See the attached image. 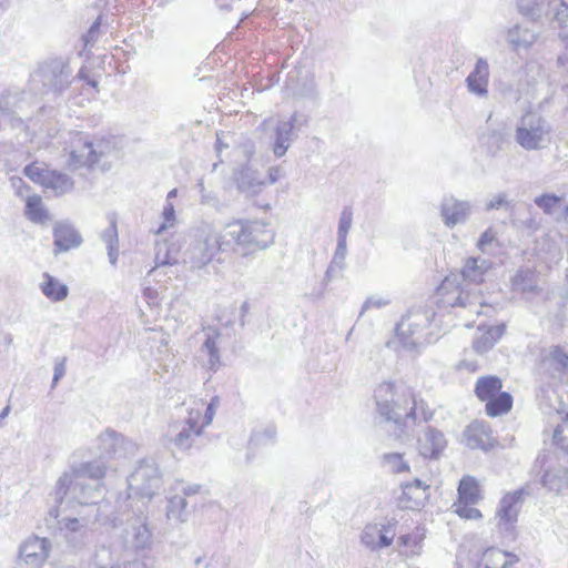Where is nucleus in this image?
Wrapping results in <instances>:
<instances>
[{
	"mask_svg": "<svg viewBox=\"0 0 568 568\" xmlns=\"http://www.w3.org/2000/svg\"><path fill=\"white\" fill-rule=\"evenodd\" d=\"M561 199L554 193H544L536 196L534 203L546 214H552L554 210L559 205Z\"/></svg>",
	"mask_w": 568,
	"mask_h": 568,
	"instance_id": "c03bdc74",
	"label": "nucleus"
},
{
	"mask_svg": "<svg viewBox=\"0 0 568 568\" xmlns=\"http://www.w3.org/2000/svg\"><path fill=\"white\" fill-rule=\"evenodd\" d=\"M509 201L507 200L506 193H498L494 195L489 201L486 202V210H498L503 206H509Z\"/></svg>",
	"mask_w": 568,
	"mask_h": 568,
	"instance_id": "bf43d9fd",
	"label": "nucleus"
},
{
	"mask_svg": "<svg viewBox=\"0 0 568 568\" xmlns=\"http://www.w3.org/2000/svg\"><path fill=\"white\" fill-rule=\"evenodd\" d=\"M518 13L532 23H544V20H562L567 17L566 0H516Z\"/></svg>",
	"mask_w": 568,
	"mask_h": 568,
	"instance_id": "9d476101",
	"label": "nucleus"
},
{
	"mask_svg": "<svg viewBox=\"0 0 568 568\" xmlns=\"http://www.w3.org/2000/svg\"><path fill=\"white\" fill-rule=\"evenodd\" d=\"M374 399L376 422L388 427L396 438L406 436L409 426L428 422L433 416L424 402H417L414 393L404 385L384 382L376 387Z\"/></svg>",
	"mask_w": 568,
	"mask_h": 568,
	"instance_id": "f257e3e1",
	"label": "nucleus"
},
{
	"mask_svg": "<svg viewBox=\"0 0 568 568\" xmlns=\"http://www.w3.org/2000/svg\"><path fill=\"white\" fill-rule=\"evenodd\" d=\"M483 145L490 156H497L505 145L509 143V131L505 123L489 126L481 136Z\"/></svg>",
	"mask_w": 568,
	"mask_h": 568,
	"instance_id": "5701e85b",
	"label": "nucleus"
},
{
	"mask_svg": "<svg viewBox=\"0 0 568 568\" xmlns=\"http://www.w3.org/2000/svg\"><path fill=\"white\" fill-rule=\"evenodd\" d=\"M199 194H200V203L202 205H207L215 209L217 212H222L224 209V203L220 200L216 192L213 190H207L204 185L203 180H199L195 185Z\"/></svg>",
	"mask_w": 568,
	"mask_h": 568,
	"instance_id": "a19ab883",
	"label": "nucleus"
},
{
	"mask_svg": "<svg viewBox=\"0 0 568 568\" xmlns=\"http://www.w3.org/2000/svg\"><path fill=\"white\" fill-rule=\"evenodd\" d=\"M501 387L503 382L499 377L487 375L477 379L474 392L478 399L486 402L487 399H490V397L501 392Z\"/></svg>",
	"mask_w": 568,
	"mask_h": 568,
	"instance_id": "2f4dec72",
	"label": "nucleus"
},
{
	"mask_svg": "<svg viewBox=\"0 0 568 568\" xmlns=\"http://www.w3.org/2000/svg\"><path fill=\"white\" fill-rule=\"evenodd\" d=\"M43 89L55 95H61L73 81L69 59L63 57L49 58L37 71Z\"/></svg>",
	"mask_w": 568,
	"mask_h": 568,
	"instance_id": "6e6552de",
	"label": "nucleus"
},
{
	"mask_svg": "<svg viewBox=\"0 0 568 568\" xmlns=\"http://www.w3.org/2000/svg\"><path fill=\"white\" fill-rule=\"evenodd\" d=\"M306 124V116L298 112H294L287 120L277 121L271 143L273 154L276 158L284 156L293 141L297 138L295 130Z\"/></svg>",
	"mask_w": 568,
	"mask_h": 568,
	"instance_id": "f8f14e48",
	"label": "nucleus"
},
{
	"mask_svg": "<svg viewBox=\"0 0 568 568\" xmlns=\"http://www.w3.org/2000/svg\"><path fill=\"white\" fill-rule=\"evenodd\" d=\"M378 527L376 525L366 526L365 529L362 532V542L371 548V549H377L378 548V538H377Z\"/></svg>",
	"mask_w": 568,
	"mask_h": 568,
	"instance_id": "8fccbe9b",
	"label": "nucleus"
},
{
	"mask_svg": "<svg viewBox=\"0 0 568 568\" xmlns=\"http://www.w3.org/2000/svg\"><path fill=\"white\" fill-rule=\"evenodd\" d=\"M217 402H219L217 397H213L211 399L210 404L206 406V409H205V413L203 416V422H202V424H200V426H203V428L212 423L213 417L215 415V404Z\"/></svg>",
	"mask_w": 568,
	"mask_h": 568,
	"instance_id": "0e129e2a",
	"label": "nucleus"
},
{
	"mask_svg": "<svg viewBox=\"0 0 568 568\" xmlns=\"http://www.w3.org/2000/svg\"><path fill=\"white\" fill-rule=\"evenodd\" d=\"M473 210L471 202L459 200L453 195H445L439 205L440 219L448 229L465 224L469 220Z\"/></svg>",
	"mask_w": 568,
	"mask_h": 568,
	"instance_id": "4468645a",
	"label": "nucleus"
},
{
	"mask_svg": "<svg viewBox=\"0 0 568 568\" xmlns=\"http://www.w3.org/2000/svg\"><path fill=\"white\" fill-rule=\"evenodd\" d=\"M568 425H558L552 435L554 444L568 454Z\"/></svg>",
	"mask_w": 568,
	"mask_h": 568,
	"instance_id": "09e8293b",
	"label": "nucleus"
},
{
	"mask_svg": "<svg viewBox=\"0 0 568 568\" xmlns=\"http://www.w3.org/2000/svg\"><path fill=\"white\" fill-rule=\"evenodd\" d=\"M473 504L459 503L456 504L455 513L465 519H479L481 518V513L479 509L471 507Z\"/></svg>",
	"mask_w": 568,
	"mask_h": 568,
	"instance_id": "603ef678",
	"label": "nucleus"
},
{
	"mask_svg": "<svg viewBox=\"0 0 568 568\" xmlns=\"http://www.w3.org/2000/svg\"><path fill=\"white\" fill-rule=\"evenodd\" d=\"M466 87L468 91L479 98L488 94L489 65L485 58H478L474 69L467 75Z\"/></svg>",
	"mask_w": 568,
	"mask_h": 568,
	"instance_id": "aec40b11",
	"label": "nucleus"
},
{
	"mask_svg": "<svg viewBox=\"0 0 568 568\" xmlns=\"http://www.w3.org/2000/svg\"><path fill=\"white\" fill-rule=\"evenodd\" d=\"M224 248L229 253L241 251L243 255L262 251L274 243L275 233L264 220L233 219L223 229Z\"/></svg>",
	"mask_w": 568,
	"mask_h": 568,
	"instance_id": "7ed1b4c3",
	"label": "nucleus"
},
{
	"mask_svg": "<svg viewBox=\"0 0 568 568\" xmlns=\"http://www.w3.org/2000/svg\"><path fill=\"white\" fill-rule=\"evenodd\" d=\"M485 556H490V557H494V558H503L505 559L504 562L501 564V567L500 568H509V566L514 562V561H517L518 558L513 555V554H509L507 551H500L498 549H488L485 554Z\"/></svg>",
	"mask_w": 568,
	"mask_h": 568,
	"instance_id": "4d7b16f0",
	"label": "nucleus"
},
{
	"mask_svg": "<svg viewBox=\"0 0 568 568\" xmlns=\"http://www.w3.org/2000/svg\"><path fill=\"white\" fill-rule=\"evenodd\" d=\"M506 329L505 324L487 326L480 336L473 342V347L477 354H485L491 349L501 338Z\"/></svg>",
	"mask_w": 568,
	"mask_h": 568,
	"instance_id": "cd10ccee",
	"label": "nucleus"
},
{
	"mask_svg": "<svg viewBox=\"0 0 568 568\" xmlns=\"http://www.w3.org/2000/svg\"><path fill=\"white\" fill-rule=\"evenodd\" d=\"M480 499V489L477 480L471 476H465L458 485V501L476 504Z\"/></svg>",
	"mask_w": 568,
	"mask_h": 568,
	"instance_id": "e433bc0d",
	"label": "nucleus"
},
{
	"mask_svg": "<svg viewBox=\"0 0 568 568\" xmlns=\"http://www.w3.org/2000/svg\"><path fill=\"white\" fill-rule=\"evenodd\" d=\"M40 288L42 294L52 302H61L69 294L68 286L49 273L43 274V282Z\"/></svg>",
	"mask_w": 568,
	"mask_h": 568,
	"instance_id": "7c9ffc66",
	"label": "nucleus"
},
{
	"mask_svg": "<svg viewBox=\"0 0 568 568\" xmlns=\"http://www.w3.org/2000/svg\"><path fill=\"white\" fill-rule=\"evenodd\" d=\"M49 172L50 170L39 165L37 162L30 163L23 169L26 176L42 186L45 183L47 174H49Z\"/></svg>",
	"mask_w": 568,
	"mask_h": 568,
	"instance_id": "a18cd8bd",
	"label": "nucleus"
},
{
	"mask_svg": "<svg viewBox=\"0 0 568 568\" xmlns=\"http://www.w3.org/2000/svg\"><path fill=\"white\" fill-rule=\"evenodd\" d=\"M537 373L549 382L568 375V352L560 345L541 348L536 363Z\"/></svg>",
	"mask_w": 568,
	"mask_h": 568,
	"instance_id": "9b49d317",
	"label": "nucleus"
},
{
	"mask_svg": "<svg viewBox=\"0 0 568 568\" xmlns=\"http://www.w3.org/2000/svg\"><path fill=\"white\" fill-rule=\"evenodd\" d=\"M382 466L392 474L406 473L410 469L408 462L400 453H385L382 456Z\"/></svg>",
	"mask_w": 568,
	"mask_h": 568,
	"instance_id": "58836bf2",
	"label": "nucleus"
},
{
	"mask_svg": "<svg viewBox=\"0 0 568 568\" xmlns=\"http://www.w3.org/2000/svg\"><path fill=\"white\" fill-rule=\"evenodd\" d=\"M163 222L155 230V234L163 233L168 227L173 226L175 222V210L171 202H166L162 211Z\"/></svg>",
	"mask_w": 568,
	"mask_h": 568,
	"instance_id": "de8ad7c7",
	"label": "nucleus"
},
{
	"mask_svg": "<svg viewBox=\"0 0 568 568\" xmlns=\"http://www.w3.org/2000/svg\"><path fill=\"white\" fill-rule=\"evenodd\" d=\"M530 210H531V205H528L529 216L526 220L520 221V224L523 227H525L531 232H535L539 227V223L531 215Z\"/></svg>",
	"mask_w": 568,
	"mask_h": 568,
	"instance_id": "774afa93",
	"label": "nucleus"
},
{
	"mask_svg": "<svg viewBox=\"0 0 568 568\" xmlns=\"http://www.w3.org/2000/svg\"><path fill=\"white\" fill-rule=\"evenodd\" d=\"M496 239V232L493 231L491 227L487 229L485 232H483L477 241V247L483 253L488 252V246L493 244Z\"/></svg>",
	"mask_w": 568,
	"mask_h": 568,
	"instance_id": "6e6d98bb",
	"label": "nucleus"
},
{
	"mask_svg": "<svg viewBox=\"0 0 568 568\" xmlns=\"http://www.w3.org/2000/svg\"><path fill=\"white\" fill-rule=\"evenodd\" d=\"M275 435H276L275 428L267 427L261 433H254L251 440L255 444L273 443Z\"/></svg>",
	"mask_w": 568,
	"mask_h": 568,
	"instance_id": "13d9d810",
	"label": "nucleus"
},
{
	"mask_svg": "<svg viewBox=\"0 0 568 568\" xmlns=\"http://www.w3.org/2000/svg\"><path fill=\"white\" fill-rule=\"evenodd\" d=\"M229 253L224 248L222 232L216 231L213 224L203 223L192 232V240L185 251V261L194 268H203L210 263H221L219 254Z\"/></svg>",
	"mask_w": 568,
	"mask_h": 568,
	"instance_id": "39448f33",
	"label": "nucleus"
},
{
	"mask_svg": "<svg viewBox=\"0 0 568 568\" xmlns=\"http://www.w3.org/2000/svg\"><path fill=\"white\" fill-rule=\"evenodd\" d=\"M400 488L402 499L418 507L423 506L424 500L427 498V490L429 489V486L425 481L415 478L412 481L403 483Z\"/></svg>",
	"mask_w": 568,
	"mask_h": 568,
	"instance_id": "c756f323",
	"label": "nucleus"
},
{
	"mask_svg": "<svg viewBox=\"0 0 568 568\" xmlns=\"http://www.w3.org/2000/svg\"><path fill=\"white\" fill-rule=\"evenodd\" d=\"M202 413L199 409H191L187 418L175 426L176 434L171 438V443L179 450L185 452L193 445L195 437H199L203 432V426H200Z\"/></svg>",
	"mask_w": 568,
	"mask_h": 568,
	"instance_id": "2eb2a0df",
	"label": "nucleus"
},
{
	"mask_svg": "<svg viewBox=\"0 0 568 568\" xmlns=\"http://www.w3.org/2000/svg\"><path fill=\"white\" fill-rule=\"evenodd\" d=\"M485 403L486 414L490 417H497L507 414L511 409L513 396L508 392H499Z\"/></svg>",
	"mask_w": 568,
	"mask_h": 568,
	"instance_id": "473e14b6",
	"label": "nucleus"
},
{
	"mask_svg": "<svg viewBox=\"0 0 568 568\" xmlns=\"http://www.w3.org/2000/svg\"><path fill=\"white\" fill-rule=\"evenodd\" d=\"M105 471L106 466L101 459L71 464L70 471L63 473L57 481L54 490L55 503L62 505L64 499H68L69 503L74 501L78 504L94 503L93 498L78 495L77 490L80 489L82 493L84 490V483L81 481L82 478L99 480L104 477Z\"/></svg>",
	"mask_w": 568,
	"mask_h": 568,
	"instance_id": "20e7f679",
	"label": "nucleus"
},
{
	"mask_svg": "<svg viewBox=\"0 0 568 568\" xmlns=\"http://www.w3.org/2000/svg\"><path fill=\"white\" fill-rule=\"evenodd\" d=\"M67 372V357H59L54 362L53 377L51 388H54L58 383L64 377Z\"/></svg>",
	"mask_w": 568,
	"mask_h": 568,
	"instance_id": "5fc2aeb1",
	"label": "nucleus"
},
{
	"mask_svg": "<svg viewBox=\"0 0 568 568\" xmlns=\"http://www.w3.org/2000/svg\"><path fill=\"white\" fill-rule=\"evenodd\" d=\"M386 304L387 301H384L383 298L368 297L362 306L361 314H363L366 310H369L372 307L381 308Z\"/></svg>",
	"mask_w": 568,
	"mask_h": 568,
	"instance_id": "338daca9",
	"label": "nucleus"
},
{
	"mask_svg": "<svg viewBox=\"0 0 568 568\" xmlns=\"http://www.w3.org/2000/svg\"><path fill=\"white\" fill-rule=\"evenodd\" d=\"M538 33L534 30L515 24L509 28L506 34L507 42L513 47L514 50L529 49L537 41Z\"/></svg>",
	"mask_w": 568,
	"mask_h": 568,
	"instance_id": "bb28decb",
	"label": "nucleus"
},
{
	"mask_svg": "<svg viewBox=\"0 0 568 568\" xmlns=\"http://www.w3.org/2000/svg\"><path fill=\"white\" fill-rule=\"evenodd\" d=\"M152 534L145 524L135 528L134 541L136 548H145L151 541Z\"/></svg>",
	"mask_w": 568,
	"mask_h": 568,
	"instance_id": "864d4df0",
	"label": "nucleus"
},
{
	"mask_svg": "<svg viewBox=\"0 0 568 568\" xmlns=\"http://www.w3.org/2000/svg\"><path fill=\"white\" fill-rule=\"evenodd\" d=\"M53 254L58 255L78 248L83 243L82 235L69 221H58L52 229Z\"/></svg>",
	"mask_w": 568,
	"mask_h": 568,
	"instance_id": "dca6fc26",
	"label": "nucleus"
},
{
	"mask_svg": "<svg viewBox=\"0 0 568 568\" xmlns=\"http://www.w3.org/2000/svg\"><path fill=\"white\" fill-rule=\"evenodd\" d=\"M235 182L237 190L245 196H254L258 194L264 185V178L250 166H243L235 172Z\"/></svg>",
	"mask_w": 568,
	"mask_h": 568,
	"instance_id": "4be33fe9",
	"label": "nucleus"
},
{
	"mask_svg": "<svg viewBox=\"0 0 568 568\" xmlns=\"http://www.w3.org/2000/svg\"><path fill=\"white\" fill-rule=\"evenodd\" d=\"M16 97L11 95H1L0 97V112L2 115L8 116L12 126H20L22 124V119L20 116H16Z\"/></svg>",
	"mask_w": 568,
	"mask_h": 568,
	"instance_id": "79ce46f5",
	"label": "nucleus"
},
{
	"mask_svg": "<svg viewBox=\"0 0 568 568\" xmlns=\"http://www.w3.org/2000/svg\"><path fill=\"white\" fill-rule=\"evenodd\" d=\"M162 476L158 464L152 458L141 459L128 477L131 493L151 499L161 488Z\"/></svg>",
	"mask_w": 568,
	"mask_h": 568,
	"instance_id": "1a4fd4ad",
	"label": "nucleus"
},
{
	"mask_svg": "<svg viewBox=\"0 0 568 568\" xmlns=\"http://www.w3.org/2000/svg\"><path fill=\"white\" fill-rule=\"evenodd\" d=\"M379 534H377L378 538V548H385L392 545L394 539V532L390 527L383 526L382 529L378 528Z\"/></svg>",
	"mask_w": 568,
	"mask_h": 568,
	"instance_id": "052dcab7",
	"label": "nucleus"
},
{
	"mask_svg": "<svg viewBox=\"0 0 568 568\" xmlns=\"http://www.w3.org/2000/svg\"><path fill=\"white\" fill-rule=\"evenodd\" d=\"M463 440L468 448L483 452H489L497 445L489 425L479 420L470 423L465 428Z\"/></svg>",
	"mask_w": 568,
	"mask_h": 568,
	"instance_id": "f3484780",
	"label": "nucleus"
},
{
	"mask_svg": "<svg viewBox=\"0 0 568 568\" xmlns=\"http://www.w3.org/2000/svg\"><path fill=\"white\" fill-rule=\"evenodd\" d=\"M51 550V541L48 538L32 536L20 547L19 555L27 565L34 568L41 567Z\"/></svg>",
	"mask_w": 568,
	"mask_h": 568,
	"instance_id": "a211bd4d",
	"label": "nucleus"
},
{
	"mask_svg": "<svg viewBox=\"0 0 568 568\" xmlns=\"http://www.w3.org/2000/svg\"><path fill=\"white\" fill-rule=\"evenodd\" d=\"M446 445L444 434L433 427H428L424 435L418 438L419 454L429 459H438Z\"/></svg>",
	"mask_w": 568,
	"mask_h": 568,
	"instance_id": "412c9836",
	"label": "nucleus"
},
{
	"mask_svg": "<svg viewBox=\"0 0 568 568\" xmlns=\"http://www.w3.org/2000/svg\"><path fill=\"white\" fill-rule=\"evenodd\" d=\"M552 21L557 23V28L559 29V32H558L559 40L561 41V43L564 44L566 50H568V12H567V17L562 18L561 21L560 20H552Z\"/></svg>",
	"mask_w": 568,
	"mask_h": 568,
	"instance_id": "e2e57ef3",
	"label": "nucleus"
},
{
	"mask_svg": "<svg viewBox=\"0 0 568 568\" xmlns=\"http://www.w3.org/2000/svg\"><path fill=\"white\" fill-rule=\"evenodd\" d=\"M60 530L67 542L73 548H81L85 542L87 525L78 518H63L59 521Z\"/></svg>",
	"mask_w": 568,
	"mask_h": 568,
	"instance_id": "b1692460",
	"label": "nucleus"
},
{
	"mask_svg": "<svg viewBox=\"0 0 568 568\" xmlns=\"http://www.w3.org/2000/svg\"><path fill=\"white\" fill-rule=\"evenodd\" d=\"M26 215L34 223H41L48 217V212L43 207L42 200L39 195L28 196L26 201Z\"/></svg>",
	"mask_w": 568,
	"mask_h": 568,
	"instance_id": "ea45409f",
	"label": "nucleus"
},
{
	"mask_svg": "<svg viewBox=\"0 0 568 568\" xmlns=\"http://www.w3.org/2000/svg\"><path fill=\"white\" fill-rule=\"evenodd\" d=\"M93 564L97 568H112L114 559L109 547L100 546L95 549Z\"/></svg>",
	"mask_w": 568,
	"mask_h": 568,
	"instance_id": "49530a36",
	"label": "nucleus"
},
{
	"mask_svg": "<svg viewBox=\"0 0 568 568\" xmlns=\"http://www.w3.org/2000/svg\"><path fill=\"white\" fill-rule=\"evenodd\" d=\"M43 187L52 190L54 195L60 196L73 189V181L64 173L50 170Z\"/></svg>",
	"mask_w": 568,
	"mask_h": 568,
	"instance_id": "c9c22d12",
	"label": "nucleus"
},
{
	"mask_svg": "<svg viewBox=\"0 0 568 568\" xmlns=\"http://www.w3.org/2000/svg\"><path fill=\"white\" fill-rule=\"evenodd\" d=\"M101 27V18L99 17L90 27L88 32L84 34L83 40L85 42V45L93 44L99 37V31Z\"/></svg>",
	"mask_w": 568,
	"mask_h": 568,
	"instance_id": "680f3d73",
	"label": "nucleus"
},
{
	"mask_svg": "<svg viewBox=\"0 0 568 568\" xmlns=\"http://www.w3.org/2000/svg\"><path fill=\"white\" fill-rule=\"evenodd\" d=\"M205 338L202 344L201 351L209 356L207 365L209 369L215 373L221 367V355L217 347V341L221 337V333L215 327H206L203 329Z\"/></svg>",
	"mask_w": 568,
	"mask_h": 568,
	"instance_id": "393cba45",
	"label": "nucleus"
},
{
	"mask_svg": "<svg viewBox=\"0 0 568 568\" xmlns=\"http://www.w3.org/2000/svg\"><path fill=\"white\" fill-rule=\"evenodd\" d=\"M187 501L185 497L175 495L168 499L166 505V517L170 520H175L178 523H184L187 519V510H186Z\"/></svg>",
	"mask_w": 568,
	"mask_h": 568,
	"instance_id": "4c0bfd02",
	"label": "nucleus"
},
{
	"mask_svg": "<svg viewBox=\"0 0 568 568\" xmlns=\"http://www.w3.org/2000/svg\"><path fill=\"white\" fill-rule=\"evenodd\" d=\"M77 494L78 495H82L84 497H91L94 499V503H92L91 505H95L98 503V498L101 496V490H100V487L99 485H95V486H90V485H85L84 484V490L83 493L78 489L77 490Z\"/></svg>",
	"mask_w": 568,
	"mask_h": 568,
	"instance_id": "69168bd1",
	"label": "nucleus"
},
{
	"mask_svg": "<svg viewBox=\"0 0 568 568\" xmlns=\"http://www.w3.org/2000/svg\"><path fill=\"white\" fill-rule=\"evenodd\" d=\"M493 267V262L480 256H470L464 261L459 273L447 275L438 287L442 303L445 306L460 307L479 313L481 297L466 290V285H479L485 282L486 275Z\"/></svg>",
	"mask_w": 568,
	"mask_h": 568,
	"instance_id": "f03ea898",
	"label": "nucleus"
},
{
	"mask_svg": "<svg viewBox=\"0 0 568 568\" xmlns=\"http://www.w3.org/2000/svg\"><path fill=\"white\" fill-rule=\"evenodd\" d=\"M513 290L524 295H535L540 292L537 285V274L530 268H520L513 277Z\"/></svg>",
	"mask_w": 568,
	"mask_h": 568,
	"instance_id": "c85d7f7f",
	"label": "nucleus"
},
{
	"mask_svg": "<svg viewBox=\"0 0 568 568\" xmlns=\"http://www.w3.org/2000/svg\"><path fill=\"white\" fill-rule=\"evenodd\" d=\"M540 484L557 496L568 495V467L548 466L540 477Z\"/></svg>",
	"mask_w": 568,
	"mask_h": 568,
	"instance_id": "6ab92c4d",
	"label": "nucleus"
},
{
	"mask_svg": "<svg viewBox=\"0 0 568 568\" xmlns=\"http://www.w3.org/2000/svg\"><path fill=\"white\" fill-rule=\"evenodd\" d=\"M100 448L108 457H122L120 447L125 443V438L114 430H105L99 437Z\"/></svg>",
	"mask_w": 568,
	"mask_h": 568,
	"instance_id": "f704fd0d",
	"label": "nucleus"
},
{
	"mask_svg": "<svg viewBox=\"0 0 568 568\" xmlns=\"http://www.w3.org/2000/svg\"><path fill=\"white\" fill-rule=\"evenodd\" d=\"M353 224V209L348 205L341 211L337 226V239L347 240L348 232Z\"/></svg>",
	"mask_w": 568,
	"mask_h": 568,
	"instance_id": "37998d69",
	"label": "nucleus"
},
{
	"mask_svg": "<svg viewBox=\"0 0 568 568\" xmlns=\"http://www.w3.org/2000/svg\"><path fill=\"white\" fill-rule=\"evenodd\" d=\"M100 160V154L93 148L92 143L85 141L81 150H73L70 152L68 160V168L70 170H78L82 166L91 168Z\"/></svg>",
	"mask_w": 568,
	"mask_h": 568,
	"instance_id": "a878e982",
	"label": "nucleus"
},
{
	"mask_svg": "<svg viewBox=\"0 0 568 568\" xmlns=\"http://www.w3.org/2000/svg\"><path fill=\"white\" fill-rule=\"evenodd\" d=\"M100 237L106 245L110 263L115 265L119 256V235L116 220L114 217L110 219L109 226L101 233Z\"/></svg>",
	"mask_w": 568,
	"mask_h": 568,
	"instance_id": "72a5a7b5",
	"label": "nucleus"
},
{
	"mask_svg": "<svg viewBox=\"0 0 568 568\" xmlns=\"http://www.w3.org/2000/svg\"><path fill=\"white\" fill-rule=\"evenodd\" d=\"M347 254V240L337 239L336 248L332 258V263L337 265L338 270H344L345 258Z\"/></svg>",
	"mask_w": 568,
	"mask_h": 568,
	"instance_id": "3c124183",
	"label": "nucleus"
},
{
	"mask_svg": "<svg viewBox=\"0 0 568 568\" xmlns=\"http://www.w3.org/2000/svg\"><path fill=\"white\" fill-rule=\"evenodd\" d=\"M435 317V312L430 307L413 310L396 326V334L403 346L413 351L429 342L427 329Z\"/></svg>",
	"mask_w": 568,
	"mask_h": 568,
	"instance_id": "423d86ee",
	"label": "nucleus"
},
{
	"mask_svg": "<svg viewBox=\"0 0 568 568\" xmlns=\"http://www.w3.org/2000/svg\"><path fill=\"white\" fill-rule=\"evenodd\" d=\"M550 125L540 114L525 112L515 130V141L526 151H537L544 146L545 136L550 132Z\"/></svg>",
	"mask_w": 568,
	"mask_h": 568,
	"instance_id": "0eeeda50",
	"label": "nucleus"
},
{
	"mask_svg": "<svg viewBox=\"0 0 568 568\" xmlns=\"http://www.w3.org/2000/svg\"><path fill=\"white\" fill-rule=\"evenodd\" d=\"M525 495H528V491L521 487L507 493L500 499L496 511L500 530L509 534L514 531Z\"/></svg>",
	"mask_w": 568,
	"mask_h": 568,
	"instance_id": "ddd939ff",
	"label": "nucleus"
}]
</instances>
